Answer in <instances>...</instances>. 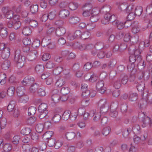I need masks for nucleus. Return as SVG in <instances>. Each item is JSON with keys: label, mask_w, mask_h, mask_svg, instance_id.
<instances>
[{"label": "nucleus", "mask_w": 152, "mask_h": 152, "mask_svg": "<svg viewBox=\"0 0 152 152\" xmlns=\"http://www.w3.org/2000/svg\"><path fill=\"white\" fill-rule=\"evenodd\" d=\"M14 61L17 67L21 68L24 65L26 61L25 57L20 54L19 50H17L15 52Z\"/></svg>", "instance_id": "nucleus-1"}, {"label": "nucleus", "mask_w": 152, "mask_h": 152, "mask_svg": "<svg viewBox=\"0 0 152 152\" xmlns=\"http://www.w3.org/2000/svg\"><path fill=\"white\" fill-rule=\"evenodd\" d=\"M104 18L102 20V23L106 24L108 23V22L111 20H115V16L112 13L109 12L104 14Z\"/></svg>", "instance_id": "nucleus-2"}, {"label": "nucleus", "mask_w": 152, "mask_h": 152, "mask_svg": "<svg viewBox=\"0 0 152 152\" xmlns=\"http://www.w3.org/2000/svg\"><path fill=\"white\" fill-rule=\"evenodd\" d=\"M129 52L131 54L134 55L136 56H140V54L141 52L140 49L137 47L136 48V46L134 45H130L129 48Z\"/></svg>", "instance_id": "nucleus-3"}, {"label": "nucleus", "mask_w": 152, "mask_h": 152, "mask_svg": "<svg viewBox=\"0 0 152 152\" xmlns=\"http://www.w3.org/2000/svg\"><path fill=\"white\" fill-rule=\"evenodd\" d=\"M96 87L97 91L101 94H104L106 90L104 86V82L102 80H99L96 83Z\"/></svg>", "instance_id": "nucleus-4"}, {"label": "nucleus", "mask_w": 152, "mask_h": 152, "mask_svg": "<svg viewBox=\"0 0 152 152\" xmlns=\"http://www.w3.org/2000/svg\"><path fill=\"white\" fill-rule=\"evenodd\" d=\"M77 117L76 115H72L71 114L70 111L69 110H66L63 114L61 118L64 120H67L69 118L73 120H75Z\"/></svg>", "instance_id": "nucleus-5"}, {"label": "nucleus", "mask_w": 152, "mask_h": 152, "mask_svg": "<svg viewBox=\"0 0 152 152\" xmlns=\"http://www.w3.org/2000/svg\"><path fill=\"white\" fill-rule=\"evenodd\" d=\"M24 22L26 24L33 28L36 27L38 26V22L37 20L29 18L25 19Z\"/></svg>", "instance_id": "nucleus-6"}, {"label": "nucleus", "mask_w": 152, "mask_h": 152, "mask_svg": "<svg viewBox=\"0 0 152 152\" xmlns=\"http://www.w3.org/2000/svg\"><path fill=\"white\" fill-rule=\"evenodd\" d=\"M137 57L134 55L132 54L129 57V61L130 62L136 64L138 66L139 64L140 63L141 61V57Z\"/></svg>", "instance_id": "nucleus-7"}, {"label": "nucleus", "mask_w": 152, "mask_h": 152, "mask_svg": "<svg viewBox=\"0 0 152 152\" xmlns=\"http://www.w3.org/2000/svg\"><path fill=\"white\" fill-rule=\"evenodd\" d=\"M3 49L2 51L1 56L3 58L7 59L10 56V49L9 48H4L3 47Z\"/></svg>", "instance_id": "nucleus-8"}, {"label": "nucleus", "mask_w": 152, "mask_h": 152, "mask_svg": "<svg viewBox=\"0 0 152 152\" xmlns=\"http://www.w3.org/2000/svg\"><path fill=\"white\" fill-rule=\"evenodd\" d=\"M82 33L79 30L76 31L73 34H69L68 38L71 40H73L76 38H81Z\"/></svg>", "instance_id": "nucleus-9"}, {"label": "nucleus", "mask_w": 152, "mask_h": 152, "mask_svg": "<svg viewBox=\"0 0 152 152\" xmlns=\"http://www.w3.org/2000/svg\"><path fill=\"white\" fill-rule=\"evenodd\" d=\"M66 32L65 28L62 26H59L56 30V34L58 36H61L63 35Z\"/></svg>", "instance_id": "nucleus-10"}, {"label": "nucleus", "mask_w": 152, "mask_h": 152, "mask_svg": "<svg viewBox=\"0 0 152 152\" xmlns=\"http://www.w3.org/2000/svg\"><path fill=\"white\" fill-rule=\"evenodd\" d=\"M111 7L109 5L105 4L100 9L99 11L100 13L105 14L106 13L110 12L111 9Z\"/></svg>", "instance_id": "nucleus-11"}, {"label": "nucleus", "mask_w": 152, "mask_h": 152, "mask_svg": "<svg viewBox=\"0 0 152 152\" xmlns=\"http://www.w3.org/2000/svg\"><path fill=\"white\" fill-rule=\"evenodd\" d=\"M80 21V19L75 16H72L69 19V23L73 24H76L78 23Z\"/></svg>", "instance_id": "nucleus-12"}, {"label": "nucleus", "mask_w": 152, "mask_h": 152, "mask_svg": "<svg viewBox=\"0 0 152 152\" xmlns=\"http://www.w3.org/2000/svg\"><path fill=\"white\" fill-rule=\"evenodd\" d=\"M37 55V52L36 50H32L28 53V58L30 61H32L36 58Z\"/></svg>", "instance_id": "nucleus-13"}, {"label": "nucleus", "mask_w": 152, "mask_h": 152, "mask_svg": "<svg viewBox=\"0 0 152 152\" xmlns=\"http://www.w3.org/2000/svg\"><path fill=\"white\" fill-rule=\"evenodd\" d=\"M143 100L145 103L152 104V93L148 94L146 96H144V95H142Z\"/></svg>", "instance_id": "nucleus-14"}, {"label": "nucleus", "mask_w": 152, "mask_h": 152, "mask_svg": "<svg viewBox=\"0 0 152 152\" xmlns=\"http://www.w3.org/2000/svg\"><path fill=\"white\" fill-rule=\"evenodd\" d=\"M132 32L134 34H136L139 32L140 29L139 27L138 24L137 22L134 21L132 23Z\"/></svg>", "instance_id": "nucleus-15"}, {"label": "nucleus", "mask_w": 152, "mask_h": 152, "mask_svg": "<svg viewBox=\"0 0 152 152\" xmlns=\"http://www.w3.org/2000/svg\"><path fill=\"white\" fill-rule=\"evenodd\" d=\"M34 79L33 77H25L23 80L22 81V83L24 85L31 84L34 82Z\"/></svg>", "instance_id": "nucleus-16"}, {"label": "nucleus", "mask_w": 152, "mask_h": 152, "mask_svg": "<svg viewBox=\"0 0 152 152\" xmlns=\"http://www.w3.org/2000/svg\"><path fill=\"white\" fill-rule=\"evenodd\" d=\"M143 124L142 126L143 127H145L147 125L149 124L150 126H152V121L150 120V118L148 117H145L142 120Z\"/></svg>", "instance_id": "nucleus-17"}, {"label": "nucleus", "mask_w": 152, "mask_h": 152, "mask_svg": "<svg viewBox=\"0 0 152 152\" xmlns=\"http://www.w3.org/2000/svg\"><path fill=\"white\" fill-rule=\"evenodd\" d=\"M69 14V12L67 10H61L59 13V15L60 18H64L67 17Z\"/></svg>", "instance_id": "nucleus-18"}, {"label": "nucleus", "mask_w": 152, "mask_h": 152, "mask_svg": "<svg viewBox=\"0 0 152 152\" xmlns=\"http://www.w3.org/2000/svg\"><path fill=\"white\" fill-rule=\"evenodd\" d=\"M48 111H45L44 112H39L38 114V117L40 119H47L49 118L48 115Z\"/></svg>", "instance_id": "nucleus-19"}, {"label": "nucleus", "mask_w": 152, "mask_h": 152, "mask_svg": "<svg viewBox=\"0 0 152 152\" xmlns=\"http://www.w3.org/2000/svg\"><path fill=\"white\" fill-rule=\"evenodd\" d=\"M25 89L24 87L22 86L18 87L17 89V92L18 96L19 97L24 95V92Z\"/></svg>", "instance_id": "nucleus-20"}, {"label": "nucleus", "mask_w": 152, "mask_h": 152, "mask_svg": "<svg viewBox=\"0 0 152 152\" xmlns=\"http://www.w3.org/2000/svg\"><path fill=\"white\" fill-rule=\"evenodd\" d=\"M0 34L3 38H6L8 34L7 29L4 27H1L0 30Z\"/></svg>", "instance_id": "nucleus-21"}, {"label": "nucleus", "mask_w": 152, "mask_h": 152, "mask_svg": "<svg viewBox=\"0 0 152 152\" xmlns=\"http://www.w3.org/2000/svg\"><path fill=\"white\" fill-rule=\"evenodd\" d=\"M152 27V19L150 20L148 19L146 20L143 25V28L144 29H145L148 28H151Z\"/></svg>", "instance_id": "nucleus-22"}, {"label": "nucleus", "mask_w": 152, "mask_h": 152, "mask_svg": "<svg viewBox=\"0 0 152 152\" xmlns=\"http://www.w3.org/2000/svg\"><path fill=\"white\" fill-rule=\"evenodd\" d=\"M53 134V132L51 131L46 132L43 135V138L44 139L47 140L51 138V137Z\"/></svg>", "instance_id": "nucleus-23"}, {"label": "nucleus", "mask_w": 152, "mask_h": 152, "mask_svg": "<svg viewBox=\"0 0 152 152\" xmlns=\"http://www.w3.org/2000/svg\"><path fill=\"white\" fill-rule=\"evenodd\" d=\"M31 33V30L29 26H25L22 30V33L24 35L28 36Z\"/></svg>", "instance_id": "nucleus-24"}, {"label": "nucleus", "mask_w": 152, "mask_h": 152, "mask_svg": "<svg viewBox=\"0 0 152 152\" xmlns=\"http://www.w3.org/2000/svg\"><path fill=\"white\" fill-rule=\"evenodd\" d=\"M15 102L14 100H12L10 102L7 107V110L9 112H12L15 108Z\"/></svg>", "instance_id": "nucleus-25"}, {"label": "nucleus", "mask_w": 152, "mask_h": 152, "mask_svg": "<svg viewBox=\"0 0 152 152\" xmlns=\"http://www.w3.org/2000/svg\"><path fill=\"white\" fill-rule=\"evenodd\" d=\"M39 85L37 83L33 84L29 88L30 92L33 94L36 93L37 90L39 88Z\"/></svg>", "instance_id": "nucleus-26"}, {"label": "nucleus", "mask_w": 152, "mask_h": 152, "mask_svg": "<svg viewBox=\"0 0 152 152\" xmlns=\"http://www.w3.org/2000/svg\"><path fill=\"white\" fill-rule=\"evenodd\" d=\"M7 77L6 75L4 73H0V83L2 85L4 84L6 82Z\"/></svg>", "instance_id": "nucleus-27"}, {"label": "nucleus", "mask_w": 152, "mask_h": 152, "mask_svg": "<svg viewBox=\"0 0 152 152\" xmlns=\"http://www.w3.org/2000/svg\"><path fill=\"white\" fill-rule=\"evenodd\" d=\"M135 14L136 16H139L140 15L142 12V8L140 6L137 7L134 10Z\"/></svg>", "instance_id": "nucleus-28"}, {"label": "nucleus", "mask_w": 152, "mask_h": 152, "mask_svg": "<svg viewBox=\"0 0 152 152\" xmlns=\"http://www.w3.org/2000/svg\"><path fill=\"white\" fill-rule=\"evenodd\" d=\"M47 105L46 104L41 103L38 107L39 112H44L45 111H48L47 109Z\"/></svg>", "instance_id": "nucleus-29"}, {"label": "nucleus", "mask_w": 152, "mask_h": 152, "mask_svg": "<svg viewBox=\"0 0 152 152\" xmlns=\"http://www.w3.org/2000/svg\"><path fill=\"white\" fill-rule=\"evenodd\" d=\"M10 62L8 60H5L1 65L2 68L4 70L8 69L10 66Z\"/></svg>", "instance_id": "nucleus-30"}, {"label": "nucleus", "mask_w": 152, "mask_h": 152, "mask_svg": "<svg viewBox=\"0 0 152 152\" xmlns=\"http://www.w3.org/2000/svg\"><path fill=\"white\" fill-rule=\"evenodd\" d=\"M37 93L40 96L42 97L45 96L46 95L45 88L43 87L38 88L37 91Z\"/></svg>", "instance_id": "nucleus-31"}, {"label": "nucleus", "mask_w": 152, "mask_h": 152, "mask_svg": "<svg viewBox=\"0 0 152 152\" xmlns=\"http://www.w3.org/2000/svg\"><path fill=\"white\" fill-rule=\"evenodd\" d=\"M66 138L69 140L74 139L76 136L75 133L73 132H67L66 134Z\"/></svg>", "instance_id": "nucleus-32"}, {"label": "nucleus", "mask_w": 152, "mask_h": 152, "mask_svg": "<svg viewBox=\"0 0 152 152\" xmlns=\"http://www.w3.org/2000/svg\"><path fill=\"white\" fill-rule=\"evenodd\" d=\"M78 4L75 2H70L68 5L70 9L72 10H75L78 8Z\"/></svg>", "instance_id": "nucleus-33"}, {"label": "nucleus", "mask_w": 152, "mask_h": 152, "mask_svg": "<svg viewBox=\"0 0 152 152\" xmlns=\"http://www.w3.org/2000/svg\"><path fill=\"white\" fill-rule=\"evenodd\" d=\"M38 9V6L37 5H32L30 7V10L33 14H35L37 12Z\"/></svg>", "instance_id": "nucleus-34"}, {"label": "nucleus", "mask_w": 152, "mask_h": 152, "mask_svg": "<svg viewBox=\"0 0 152 152\" xmlns=\"http://www.w3.org/2000/svg\"><path fill=\"white\" fill-rule=\"evenodd\" d=\"M116 63L117 61L115 60L111 59L108 64L107 68L109 69L113 68L116 65Z\"/></svg>", "instance_id": "nucleus-35"}, {"label": "nucleus", "mask_w": 152, "mask_h": 152, "mask_svg": "<svg viewBox=\"0 0 152 152\" xmlns=\"http://www.w3.org/2000/svg\"><path fill=\"white\" fill-rule=\"evenodd\" d=\"M82 96L84 97H88V96L92 97L94 96V95L92 94L89 90H83L82 93Z\"/></svg>", "instance_id": "nucleus-36"}, {"label": "nucleus", "mask_w": 152, "mask_h": 152, "mask_svg": "<svg viewBox=\"0 0 152 152\" xmlns=\"http://www.w3.org/2000/svg\"><path fill=\"white\" fill-rule=\"evenodd\" d=\"M44 67L43 65H38L36 66L35 70L38 74H41L44 71Z\"/></svg>", "instance_id": "nucleus-37"}, {"label": "nucleus", "mask_w": 152, "mask_h": 152, "mask_svg": "<svg viewBox=\"0 0 152 152\" xmlns=\"http://www.w3.org/2000/svg\"><path fill=\"white\" fill-rule=\"evenodd\" d=\"M61 118V115L58 113H55L52 118V120L55 123L59 121Z\"/></svg>", "instance_id": "nucleus-38"}, {"label": "nucleus", "mask_w": 152, "mask_h": 152, "mask_svg": "<svg viewBox=\"0 0 152 152\" xmlns=\"http://www.w3.org/2000/svg\"><path fill=\"white\" fill-rule=\"evenodd\" d=\"M51 41L50 39L47 38H44L42 41L41 45L43 47H47L50 43Z\"/></svg>", "instance_id": "nucleus-39"}, {"label": "nucleus", "mask_w": 152, "mask_h": 152, "mask_svg": "<svg viewBox=\"0 0 152 152\" xmlns=\"http://www.w3.org/2000/svg\"><path fill=\"white\" fill-rule=\"evenodd\" d=\"M31 131V129L29 127H26L22 129L21 131V133L23 135H27L29 134Z\"/></svg>", "instance_id": "nucleus-40"}, {"label": "nucleus", "mask_w": 152, "mask_h": 152, "mask_svg": "<svg viewBox=\"0 0 152 152\" xmlns=\"http://www.w3.org/2000/svg\"><path fill=\"white\" fill-rule=\"evenodd\" d=\"M15 91V88L14 87H10L7 91V94L10 96H12L14 94Z\"/></svg>", "instance_id": "nucleus-41"}, {"label": "nucleus", "mask_w": 152, "mask_h": 152, "mask_svg": "<svg viewBox=\"0 0 152 152\" xmlns=\"http://www.w3.org/2000/svg\"><path fill=\"white\" fill-rule=\"evenodd\" d=\"M61 92L63 94H68L70 92V89L68 87H62L61 90Z\"/></svg>", "instance_id": "nucleus-42"}, {"label": "nucleus", "mask_w": 152, "mask_h": 152, "mask_svg": "<svg viewBox=\"0 0 152 152\" xmlns=\"http://www.w3.org/2000/svg\"><path fill=\"white\" fill-rule=\"evenodd\" d=\"M28 97L26 95H24L19 97V101L22 103H25L28 101Z\"/></svg>", "instance_id": "nucleus-43"}, {"label": "nucleus", "mask_w": 152, "mask_h": 152, "mask_svg": "<svg viewBox=\"0 0 152 152\" xmlns=\"http://www.w3.org/2000/svg\"><path fill=\"white\" fill-rule=\"evenodd\" d=\"M3 150L6 152H9L11 150L12 145L9 143H6L3 145Z\"/></svg>", "instance_id": "nucleus-44"}, {"label": "nucleus", "mask_w": 152, "mask_h": 152, "mask_svg": "<svg viewBox=\"0 0 152 152\" xmlns=\"http://www.w3.org/2000/svg\"><path fill=\"white\" fill-rule=\"evenodd\" d=\"M60 96L57 94H55L52 96V100L54 103L58 102L60 100Z\"/></svg>", "instance_id": "nucleus-45"}, {"label": "nucleus", "mask_w": 152, "mask_h": 152, "mask_svg": "<svg viewBox=\"0 0 152 152\" xmlns=\"http://www.w3.org/2000/svg\"><path fill=\"white\" fill-rule=\"evenodd\" d=\"M145 87L144 83L142 82H141L139 83L137 86V88L139 91L142 92L144 89Z\"/></svg>", "instance_id": "nucleus-46"}, {"label": "nucleus", "mask_w": 152, "mask_h": 152, "mask_svg": "<svg viewBox=\"0 0 152 152\" xmlns=\"http://www.w3.org/2000/svg\"><path fill=\"white\" fill-rule=\"evenodd\" d=\"M110 130L111 129L110 127L108 126L104 127L102 130V134L105 136H107L109 134Z\"/></svg>", "instance_id": "nucleus-47"}, {"label": "nucleus", "mask_w": 152, "mask_h": 152, "mask_svg": "<svg viewBox=\"0 0 152 152\" xmlns=\"http://www.w3.org/2000/svg\"><path fill=\"white\" fill-rule=\"evenodd\" d=\"M36 110L37 108L35 107H30L28 110V115H34L35 113Z\"/></svg>", "instance_id": "nucleus-48"}, {"label": "nucleus", "mask_w": 152, "mask_h": 152, "mask_svg": "<svg viewBox=\"0 0 152 152\" xmlns=\"http://www.w3.org/2000/svg\"><path fill=\"white\" fill-rule=\"evenodd\" d=\"M132 129L130 127L125 129L123 130V135L124 137H126L132 131Z\"/></svg>", "instance_id": "nucleus-49"}, {"label": "nucleus", "mask_w": 152, "mask_h": 152, "mask_svg": "<svg viewBox=\"0 0 152 152\" xmlns=\"http://www.w3.org/2000/svg\"><path fill=\"white\" fill-rule=\"evenodd\" d=\"M99 19V18L98 15H93L90 17V20L91 22L94 23L97 22Z\"/></svg>", "instance_id": "nucleus-50"}, {"label": "nucleus", "mask_w": 152, "mask_h": 152, "mask_svg": "<svg viewBox=\"0 0 152 152\" xmlns=\"http://www.w3.org/2000/svg\"><path fill=\"white\" fill-rule=\"evenodd\" d=\"M44 126L42 124H37L36 127V130L37 132L41 133L43 131Z\"/></svg>", "instance_id": "nucleus-51"}, {"label": "nucleus", "mask_w": 152, "mask_h": 152, "mask_svg": "<svg viewBox=\"0 0 152 152\" xmlns=\"http://www.w3.org/2000/svg\"><path fill=\"white\" fill-rule=\"evenodd\" d=\"M6 125V120L5 118L1 120L0 121V133L1 130L5 128Z\"/></svg>", "instance_id": "nucleus-52"}, {"label": "nucleus", "mask_w": 152, "mask_h": 152, "mask_svg": "<svg viewBox=\"0 0 152 152\" xmlns=\"http://www.w3.org/2000/svg\"><path fill=\"white\" fill-rule=\"evenodd\" d=\"M63 71V68L62 67L59 66L55 68L53 70L54 73L56 75L60 74Z\"/></svg>", "instance_id": "nucleus-53"}, {"label": "nucleus", "mask_w": 152, "mask_h": 152, "mask_svg": "<svg viewBox=\"0 0 152 152\" xmlns=\"http://www.w3.org/2000/svg\"><path fill=\"white\" fill-rule=\"evenodd\" d=\"M137 99V93H133L130 94L129 99L132 101H135Z\"/></svg>", "instance_id": "nucleus-54"}, {"label": "nucleus", "mask_w": 152, "mask_h": 152, "mask_svg": "<svg viewBox=\"0 0 152 152\" xmlns=\"http://www.w3.org/2000/svg\"><path fill=\"white\" fill-rule=\"evenodd\" d=\"M91 35V33L89 32L86 31L82 33L81 38L84 39H86L88 38Z\"/></svg>", "instance_id": "nucleus-55"}, {"label": "nucleus", "mask_w": 152, "mask_h": 152, "mask_svg": "<svg viewBox=\"0 0 152 152\" xmlns=\"http://www.w3.org/2000/svg\"><path fill=\"white\" fill-rule=\"evenodd\" d=\"M109 106L107 105L103 107L102 106V107H100V112L101 113L103 114L106 113L107 112L109 109Z\"/></svg>", "instance_id": "nucleus-56"}, {"label": "nucleus", "mask_w": 152, "mask_h": 152, "mask_svg": "<svg viewBox=\"0 0 152 152\" xmlns=\"http://www.w3.org/2000/svg\"><path fill=\"white\" fill-rule=\"evenodd\" d=\"M65 83V81L63 79L58 80L56 83V85L59 87H61Z\"/></svg>", "instance_id": "nucleus-57"}, {"label": "nucleus", "mask_w": 152, "mask_h": 152, "mask_svg": "<svg viewBox=\"0 0 152 152\" xmlns=\"http://www.w3.org/2000/svg\"><path fill=\"white\" fill-rule=\"evenodd\" d=\"M133 130L137 134H140V127L138 124H135L132 128Z\"/></svg>", "instance_id": "nucleus-58"}, {"label": "nucleus", "mask_w": 152, "mask_h": 152, "mask_svg": "<svg viewBox=\"0 0 152 152\" xmlns=\"http://www.w3.org/2000/svg\"><path fill=\"white\" fill-rule=\"evenodd\" d=\"M104 46V44L103 42H97L94 46V48L96 49H102Z\"/></svg>", "instance_id": "nucleus-59"}, {"label": "nucleus", "mask_w": 152, "mask_h": 152, "mask_svg": "<svg viewBox=\"0 0 152 152\" xmlns=\"http://www.w3.org/2000/svg\"><path fill=\"white\" fill-rule=\"evenodd\" d=\"M36 120V118L35 117H31L27 120L26 122L27 124L31 125L35 122Z\"/></svg>", "instance_id": "nucleus-60"}, {"label": "nucleus", "mask_w": 152, "mask_h": 152, "mask_svg": "<svg viewBox=\"0 0 152 152\" xmlns=\"http://www.w3.org/2000/svg\"><path fill=\"white\" fill-rule=\"evenodd\" d=\"M100 113L99 112H96L95 113V114L93 116V119L94 121L97 122L99 120L101 116Z\"/></svg>", "instance_id": "nucleus-61"}, {"label": "nucleus", "mask_w": 152, "mask_h": 152, "mask_svg": "<svg viewBox=\"0 0 152 152\" xmlns=\"http://www.w3.org/2000/svg\"><path fill=\"white\" fill-rule=\"evenodd\" d=\"M48 141H47V144L50 147L53 146L56 142L55 139L53 138H51L48 140Z\"/></svg>", "instance_id": "nucleus-62"}, {"label": "nucleus", "mask_w": 152, "mask_h": 152, "mask_svg": "<svg viewBox=\"0 0 152 152\" xmlns=\"http://www.w3.org/2000/svg\"><path fill=\"white\" fill-rule=\"evenodd\" d=\"M23 42L24 45L30 46L31 43V39L29 38H25L23 40Z\"/></svg>", "instance_id": "nucleus-63"}, {"label": "nucleus", "mask_w": 152, "mask_h": 152, "mask_svg": "<svg viewBox=\"0 0 152 152\" xmlns=\"http://www.w3.org/2000/svg\"><path fill=\"white\" fill-rule=\"evenodd\" d=\"M95 26V24L91 22V23H88L87 24L86 28L89 30H91L94 28Z\"/></svg>", "instance_id": "nucleus-64"}]
</instances>
